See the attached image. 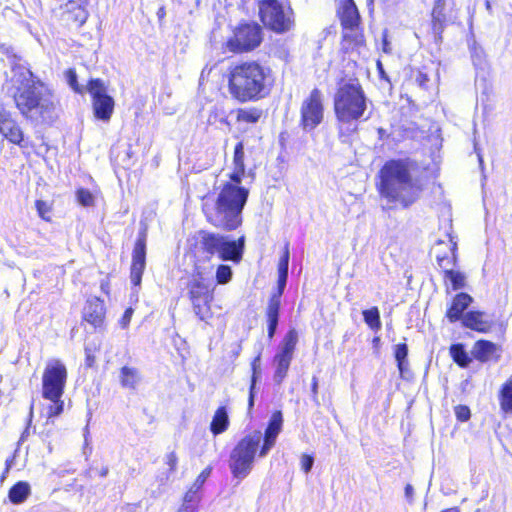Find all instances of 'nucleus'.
<instances>
[{"label":"nucleus","instance_id":"obj_1","mask_svg":"<svg viewBox=\"0 0 512 512\" xmlns=\"http://www.w3.org/2000/svg\"><path fill=\"white\" fill-rule=\"evenodd\" d=\"M379 176V193L394 208H409L420 199L425 187L420 166L410 158L387 161Z\"/></svg>","mask_w":512,"mask_h":512},{"label":"nucleus","instance_id":"obj_2","mask_svg":"<svg viewBox=\"0 0 512 512\" xmlns=\"http://www.w3.org/2000/svg\"><path fill=\"white\" fill-rule=\"evenodd\" d=\"M4 89L24 117L34 121L52 117L56 107L54 93L44 82L35 79L29 69L23 66L14 67Z\"/></svg>","mask_w":512,"mask_h":512},{"label":"nucleus","instance_id":"obj_3","mask_svg":"<svg viewBox=\"0 0 512 512\" xmlns=\"http://www.w3.org/2000/svg\"><path fill=\"white\" fill-rule=\"evenodd\" d=\"M232 180L219 187L215 198L206 197L203 211L213 226L232 231L242 223V211L247 202L249 190Z\"/></svg>","mask_w":512,"mask_h":512},{"label":"nucleus","instance_id":"obj_4","mask_svg":"<svg viewBox=\"0 0 512 512\" xmlns=\"http://www.w3.org/2000/svg\"><path fill=\"white\" fill-rule=\"evenodd\" d=\"M270 88V70L256 61L238 63L229 70V93L241 103L265 98Z\"/></svg>","mask_w":512,"mask_h":512},{"label":"nucleus","instance_id":"obj_5","mask_svg":"<svg viewBox=\"0 0 512 512\" xmlns=\"http://www.w3.org/2000/svg\"><path fill=\"white\" fill-rule=\"evenodd\" d=\"M334 110L338 121L350 124L363 118L367 110V99L361 85L357 81L342 84L334 97Z\"/></svg>","mask_w":512,"mask_h":512},{"label":"nucleus","instance_id":"obj_6","mask_svg":"<svg viewBox=\"0 0 512 512\" xmlns=\"http://www.w3.org/2000/svg\"><path fill=\"white\" fill-rule=\"evenodd\" d=\"M261 442L262 433L254 431L243 437L232 449L229 468L235 478L243 480L252 471Z\"/></svg>","mask_w":512,"mask_h":512},{"label":"nucleus","instance_id":"obj_7","mask_svg":"<svg viewBox=\"0 0 512 512\" xmlns=\"http://www.w3.org/2000/svg\"><path fill=\"white\" fill-rule=\"evenodd\" d=\"M203 250L210 255H217L222 261L239 262L244 250V237L232 240L229 236L217 233H203L201 237Z\"/></svg>","mask_w":512,"mask_h":512},{"label":"nucleus","instance_id":"obj_8","mask_svg":"<svg viewBox=\"0 0 512 512\" xmlns=\"http://www.w3.org/2000/svg\"><path fill=\"white\" fill-rule=\"evenodd\" d=\"M259 15L263 24L276 33L289 31L294 23L292 10L284 8L278 0L259 2Z\"/></svg>","mask_w":512,"mask_h":512},{"label":"nucleus","instance_id":"obj_9","mask_svg":"<svg viewBox=\"0 0 512 512\" xmlns=\"http://www.w3.org/2000/svg\"><path fill=\"white\" fill-rule=\"evenodd\" d=\"M67 381L66 366L59 359L49 360L42 375L43 398L62 397Z\"/></svg>","mask_w":512,"mask_h":512},{"label":"nucleus","instance_id":"obj_10","mask_svg":"<svg viewBox=\"0 0 512 512\" xmlns=\"http://www.w3.org/2000/svg\"><path fill=\"white\" fill-rule=\"evenodd\" d=\"M261 41V27L256 23H245L237 27L227 45L233 52H244L253 50L260 45Z\"/></svg>","mask_w":512,"mask_h":512},{"label":"nucleus","instance_id":"obj_11","mask_svg":"<svg viewBox=\"0 0 512 512\" xmlns=\"http://www.w3.org/2000/svg\"><path fill=\"white\" fill-rule=\"evenodd\" d=\"M297 342V331L290 329L283 338L279 352L274 357L276 369L273 379L275 383L281 384L287 376Z\"/></svg>","mask_w":512,"mask_h":512},{"label":"nucleus","instance_id":"obj_12","mask_svg":"<svg viewBox=\"0 0 512 512\" xmlns=\"http://www.w3.org/2000/svg\"><path fill=\"white\" fill-rule=\"evenodd\" d=\"M87 90L92 97L93 110L96 118L108 121L114 110V99L107 94V88L100 79H91Z\"/></svg>","mask_w":512,"mask_h":512},{"label":"nucleus","instance_id":"obj_13","mask_svg":"<svg viewBox=\"0 0 512 512\" xmlns=\"http://www.w3.org/2000/svg\"><path fill=\"white\" fill-rule=\"evenodd\" d=\"M189 295L194 313L200 320L211 317L210 303L213 300V289L201 279L194 278L189 285Z\"/></svg>","mask_w":512,"mask_h":512},{"label":"nucleus","instance_id":"obj_14","mask_svg":"<svg viewBox=\"0 0 512 512\" xmlns=\"http://www.w3.org/2000/svg\"><path fill=\"white\" fill-rule=\"evenodd\" d=\"M322 93L315 88L301 106V125L305 131L315 129L323 120Z\"/></svg>","mask_w":512,"mask_h":512},{"label":"nucleus","instance_id":"obj_15","mask_svg":"<svg viewBox=\"0 0 512 512\" xmlns=\"http://www.w3.org/2000/svg\"><path fill=\"white\" fill-rule=\"evenodd\" d=\"M455 18L454 0H435L432 9V29L435 36H440L444 26Z\"/></svg>","mask_w":512,"mask_h":512},{"label":"nucleus","instance_id":"obj_16","mask_svg":"<svg viewBox=\"0 0 512 512\" xmlns=\"http://www.w3.org/2000/svg\"><path fill=\"white\" fill-rule=\"evenodd\" d=\"M146 265V230L139 233L132 254L131 282L134 286L141 284L142 275Z\"/></svg>","mask_w":512,"mask_h":512},{"label":"nucleus","instance_id":"obj_17","mask_svg":"<svg viewBox=\"0 0 512 512\" xmlns=\"http://www.w3.org/2000/svg\"><path fill=\"white\" fill-rule=\"evenodd\" d=\"M0 133L11 143L22 146L23 132L17 122L12 118L0 103Z\"/></svg>","mask_w":512,"mask_h":512},{"label":"nucleus","instance_id":"obj_18","mask_svg":"<svg viewBox=\"0 0 512 512\" xmlns=\"http://www.w3.org/2000/svg\"><path fill=\"white\" fill-rule=\"evenodd\" d=\"M282 423V413L280 411H275L269 420L264 436L262 435L263 444L258 454L259 457H265L275 445L277 436L282 429Z\"/></svg>","mask_w":512,"mask_h":512},{"label":"nucleus","instance_id":"obj_19","mask_svg":"<svg viewBox=\"0 0 512 512\" xmlns=\"http://www.w3.org/2000/svg\"><path fill=\"white\" fill-rule=\"evenodd\" d=\"M83 314L88 323L94 327H100L105 318L104 302L98 297L88 299Z\"/></svg>","mask_w":512,"mask_h":512},{"label":"nucleus","instance_id":"obj_20","mask_svg":"<svg viewBox=\"0 0 512 512\" xmlns=\"http://www.w3.org/2000/svg\"><path fill=\"white\" fill-rule=\"evenodd\" d=\"M464 327L478 332H488L491 329L492 321L483 312L469 311L462 317Z\"/></svg>","mask_w":512,"mask_h":512},{"label":"nucleus","instance_id":"obj_21","mask_svg":"<svg viewBox=\"0 0 512 512\" xmlns=\"http://www.w3.org/2000/svg\"><path fill=\"white\" fill-rule=\"evenodd\" d=\"M473 298L467 293L457 294L448 308L446 316L450 322H456L462 320L463 312L470 306Z\"/></svg>","mask_w":512,"mask_h":512},{"label":"nucleus","instance_id":"obj_22","mask_svg":"<svg viewBox=\"0 0 512 512\" xmlns=\"http://www.w3.org/2000/svg\"><path fill=\"white\" fill-rule=\"evenodd\" d=\"M497 351V346L491 341L478 340L475 342L471 354L480 362L490 361Z\"/></svg>","mask_w":512,"mask_h":512},{"label":"nucleus","instance_id":"obj_23","mask_svg":"<svg viewBox=\"0 0 512 512\" xmlns=\"http://www.w3.org/2000/svg\"><path fill=\"white\" fill-rule=\"evenodd\" d=\"M118 378L123 388L131 390L136 389L142 380L139 370L130 366H123L120 369Z\"/></svg>","mask_w":512,"mask_h":512},{"label":"nucleus","instance_id":"obj_24","mask_svg":"<svg viewBox=\"0 0 512 512\" xmlns=\"http://www.w3.org/2000/svg\"><path fill=\"white\" fill-rule=\"evenodd\" d=\"M245 175L244 164V145L242 142L236 144L233 156V171L230 174V180L233 182H241Z\"/></svg>","mask_w":512,"mask_h":512},{"label":"nucleus","instance_id":"obj_25","mask_svg":"<svg viewBox=\"0 0 512 512\" xmlns=\"http://www.w3.org/2000/svg\"><path fill=\"white\" fill-rule=\"evenodd\" d=\"M65 14L68 21H72L77 26H82L88 18L87 10L76 1H69L65 5Z\"/></svg>","mask_w":512,"mask_h":512},{"label":"nucleus","instance_id":"obj_26","mask_svg":"<svg viewBox=\"0 0 512 512\" xmlns=\"http://www.w3.org/2000/svg\"><path fill=\"white\" fill-rule=\"evenodd\" d=\"M229 416L225 406L219 407L212 418L210 423V431L214 436L225 432L229 427Z\"/></svg>","mask_w":512,"mask_h":512},{"label":"nucleus","instance_id":"obj_27","mask_svg":"<svg viewBox=\"0 0 512 512\" xmlns=\"http://www.w3.org/2000/svg\"><path fill=\"white\" fill-rule=\"evenodd\" d=\"M360 16L353 2L347 3L341 13V24L345 30H353L359 24Z\"/></svg>","mask_w":512,"mask_h":512},{"label":"nucleus","instance_id":"obj_28","mask_svg":"<svg viewBox=\"0 0 512 512\" xmlns=\"http://www.w3.org/2000/svg\"><path fill=\"white\" fill-rule=\"evenodd\" d=\"M31 494V487L28 482L19 481L13 485L8 493V498L13 504L23 503Z\"/></svg>","mask_w":512,"mask_h":512},{"label":"nucleus","instance_id":"obj_29","mask_svg":"<svg viewBox=\"0 0 512 512\" xmlns=\"http://www.w3.org/2000/svg\"><path fill=\"white\" fill-rule=\"evenodd\" d=\"M210 474H211V468L207 467L198 475L195 482L192 484V486L189 488V490L186 492V494L184 496L185 502L194 501L196 493L201 489V487L206 482V480L210 476Z\"/></svg>","mask_w":512,"mask_h":512},{"label":"nucleus","instance_id":"obj_30","mask_svg":"<svg viewBox=\"0 0 512 512\" xmlns=\"http://www.w3.org/2000/svg\"><path fill=\"white\" fill-rule=\"evenodd\" d=\"M499 401L501 410L507 414H512V379L503 384Z\"/></svg>","mask_w":512,"mask_h":512},{"label":"nucleus","instance_id":"obj_31","mask_svg":"<svg viewBox=\"0 0 512 512\" xmlns=\"http://www.w3.org/2000/svg\"><path fill=\"white\" fill-rule=\"evenodd\" d=\"M262 110L256 107L241 108L237 110L236 119L238 122L254 124L259 121L262 116Z\"/></svg>","mask_w":512,"mask_h":512},{"label":"nucleus","instance_id":"obj_32","mask_svg":"<svg viewBox=\"0 0 512 512\" xmlns=\"http://www.w3.org/2000/svg\"><path fill=\"white\" fill-rule=\"evenodd\" d=\"M252 377H251V384L249 388V398H248V409L249 411L254 406V399H255V387L258 375L260 374V355L254 358L252 361Z\"/></svg>","mask_w":512,"mask_h":512},{"label":"nucleus","instance_id":"obj_33","mask_svg":"<svg viewBox=\"0 0 512 512\" xmlns=\"http://www.w3.org/2000/svg\"><path fill=\"white\" fill-rule=\"evenodd\" d=\"M450 354L453 360L461 367H467L471 362L468 353L461 344L452 345L450 347Z\"/></svg>","mask_w":512,"mask_h":512},{"label":"nucleus","instance_id":"obj_34","mask_svg":"<svg viewBox=\"0 0 512 512\" xmlns=\"http://www.w3.org/2000/svg\"><path fill=\"white\" fill-rule=\"evenodd\" d=\"M395 359L397 361V366L401 374H403L407 365V355H408V347L405 343H400L395 346Z\"/></svg>","mask_w":512,"mask_h":512},{"label":"nucleus","instance_id":"obj_35","mask_svg":"<svg viewBox=\"0 0 512 512\" xmlns=\"http://www.w3.org/2000/svg\"><path fill=\"white\" fill-rule=\"evenodd\" d=\"M46 400H49L51 403L46 408L47 418L51 419L53 417H57L60 414H62L64 410V401L62 400V397H56L54 398H45Z\"/></svg>","mask_w":512,"mask_h":512},{"label":"nucleus","instance_id":"obj_36","mask_svg":"<svg viewBox=\"0 0 512 512\" xmlns=\"http://www.w3.org/2000/svg\"><path fill=\"white\" fill-rule=\"evenodd\" d=\"M280 295H272L267 307V321H279Z\"/></svg>","mask_w":512,"mask_h":512},{"label":"nucleus","instance_id":"obj_37","mask_svg":"<svg viewBox=\"0 0 512 512\" xmlns=\"http://www.w3.org/2000/svg\"><path fill=\"white\" fill-rule=\"evenodd\" d=\"M362 314H363L364 321L370 328L374 329V328L380 327V325H381L380 313H379V310L377 307H373L371 309L364 310Z\"/></svg>","mask_w":512,"mask_h":512},{"label":"nucleus","instance_id":"obj_38","mask_svg":"<svg viewBox=\"0 0 512 512\" xmlns=\"http://www.w3.org/2000/svg\"><path fill=\"white\" fill-rule=\"evenodd\" d=\"M446 279H448L454 290H458L464 287L465 277L461 272L454 270H446L445 271Z\"/></svg>","mask_w":512,"mask_h":512},{"label":"nucleus","instance_id":"obj_39","mask_svg":"<svg viewBox=\"0 0 512 512\" xmlns=\"http://www.w3.org/2000/svg\"><path fill=\"white\" fill-rule=\"evenodd\" d=\"M76 198L78 203L84 207H91L94 205V195L87 189H78L76 191Z\"/></svg>","mask_w":512,"mask_h":512},{"label":"nucleus","instance_id":"obj_40","mask_svg":"<svg viewBox=\"0 0 512 512\" xmlns=\"http://www.w3.org/2000/svg\"><path fill=\"white\" fill-rule=\"evenodd\" d=\"M232 278V269L228 265H219L216 270V280L218 284H226Z\"/></svg>","mask_w":512,"mask_h":512},{"label":"nucleus","instance_id":"obj_41","mask_svg":"<svg viewBox=\"0 0 512 512\" xmlns=\"http://www.w3.org/2000/svg\"><path fill=\"white\" fill-rule=\"evenodd\" d=\"M65 77H66L67 83L75 92H79V93L82 92V89L78 85L77 74L74 69H68L65 73Z\"/></svg>","mask_w":512,"mask_h":512},{"label":"nucleus","instance_id":"obj_42","mask_svg":"<svg viewBox=\"0 0 512 512\" xmlns=\"http://www.w3.org/2000/svg\"><path fill=\"white\" fill-rule=\"evenodd\" d=\"M455 415L459 421L465 422L471 416L470 409L467 406L458 405L455 407Z\"/></svg>","mask_w":512,"mask_h":512},{"label":"nucleus","instance_id":"obj_43","mask_svg":"<svg viewBox=\"0 0 512 512\" xmlns=\"http://www.w3.org/2000/svg\"><path fill=\"white\" fill-rule=\"evenodd\" d=\"M35 206H36L38 215L42 219L48 220L47 214L50 212L49 205L45 201H43V200H37L36 203H35Z\"/></svg>","mask_w":512,"mask_h":512},{"label":"nucleus","instance_id":"obj_44","mask_svg":"<svg viewBox=\"0 0 512 512\" xmlns=\"http://www.w3.org/2000/svg\"><path fill=\"white\" fill-rule=\"evenodd\" d=\"M288 266H289V249H288V245H286L284 253L279 261L278 272H287L288 273Z\"/></svg>","mask_w":512,"mask_h":512},{"label":"nucleus","instance_id":"obj_45","mask_svg":"<svg viewBox=\"0 0 512 512\" xmlns=\"http://www.w3.org/2000/svg\"><path fill=\"white\" fill-rule=\"evenodd\" d=\"M134 313V310L132 308H127L122 315L121 319L119 320V325L122 329H126L128 325L130 324L132 315Z\"/></svg>","mask_w":512,"mask_h":512},{"label":"nucleus","instance_id":"obj_46","mask_svg":"<svg viewBox=\"0 0 512 512\" xmlns=\"http://www.w3.org/2000/svg\"><path fill=\"white\" fill-rule=\"evenodd\" d=\"M314 464V459L310 455H302L301 457V467L304 470L305 473L310 472Z\"/></svg>","mask_w":512,"mask_h":512},{"label":"nucleus","instance_id":"obj_47","mask_svg":"<svg viewBox=\"0 0 512 512\" xmlns=\"http://www.w3.org/2000/svg\"><path fill=\"white\" fill-rule=\"evenodd\" d=\"M165 461H166V464L169 466V470L171 472H174L176 470L177 463H178V457H177L176 453L175 452L168 453L166 455Z\"/></svg>","mask_w":512,"mask_h":512},{"label":"nucleus","instance_id":"obj_48","mask_svg":"<svg viewBox=\"0 0 512 512\" xmlns=\"http://www.w3.org/2000/svg\"><path fill=\"white\" fill-rule=\"evenodd\" d=\"M279 273V277H278V288H279V291L276 295H282L283 293V290L286 286V282H287V278H288V273L287 272H278Z\"/></svg>","mask_w":512,"mask_h":512},{"label":"nucleus","instance_id":"obj_49","mask_svg":"<svg viewBox=\"0 0 512 512\" xmlns=\"http://www.w3.org/2000/svg\"><path fill=\"white\" fill-rule=\"evenodd\" d=\"M278 321H268V337L272 339L275 335Z\"/></svg>","mask_w":512,"mask_h":512},{"label":"nucleus","instance_id":"obj_50","mask_svg":"<svg viewBox=\"0 0 512 512\" xmlns=\"http://www.w3.org/2000/svg\"><path fill=\"white\" fill-rule=\"evenodd\" d=\"M382 50L385 53H391V51H392L391 45H390L389 41L387 40V35L386 34H384V36H383Z\"/></svg>","mask_w":512,"mask_h":512},{"label":"nucleus","instance_id":"obj_51","mask_svg":"<svg viewBox=\"0 0 512 512\" xmlns=\"http://www.w3.org/2000/svg\"><path fill=\"white\" fill-rule=\"evenodd\" d=\"M312 393H313V400L315 402H318V399H317L318 382H317V378L316 377H313V379H312Z\"/></svg>","mask_w":512,"mask_h":512},{"label":"nucleus","instance_id":"obj_52","mask_svg":"<svg viewBox=\"0 0 512 512\" xmlns=\"http://www.w3.org/2000/svg\"><path fill=\"white\" fill-rule=\"evenodd\" d=\"M414 494V488L412 485L407 484L405 487V496L407 499L411 500Z\"/></svg>","mask_w":512,"mask_h":512},{"label":"nucleus","instance_id":"obj_53","mask_svg":"<svg viewBox=\"0 0 512 512\" xmlns=\"http://www.w3.org/2000/svg\"><path fill=\"white\" fill-rule=\"evenodd\" d=\"M85 352H86V362H87V365L91 366L92 363L94 362V357L91 355L90 349L88 347L85 348Z\"/></svg>","mask_w":512,"mask_h":512},{"label":"nucleus","instance_id":"obj_54","mask_svg":"<svg viewBox=\"0 0 512 512\" xmlns=\"http://www.w3.org/2000/svg\"><path fill=\"white\" fill-rule=\"evenodd\" d=\"M100 288L104 293L109 294V283L107 281H102Z\"/></svg>","mask_w":512,"mask_h":512},{"label":"nucleus","instance_id":"obj_55","mask_svg":"<svg viewBox=\"0 0 512 512\" xmlns=\"http://www.w3.org/2000/svg\"><path fill=\"white\" fill-rule=\"evenodd\" d=\"M107 474H108V468H107V467H103V468L100 470V472H99V475H100L101 477H106V476H107Z\"/></svg>","mask_w":512,"mask_h":512},{"label":"nucleus","instance_id":"obj_56","mask_svg":"<svg viewBox=\"0 0 512 512\" xmlns=\"http://www.w3.org/2000/svg\"><path fill=\"white\" fill-rule=\"evenodd\" d=\"M441 512H460V510L457 507H452V508L444 509Z\"/></svg>","mask_w":512,"mask_h":512},{"label":"nucleus","instance_id":"obj_57","mask_svg":"<svg viewBox=\"0 0 512 512\" xmlns=\"http://www.w3.org/2000/svg\"><path fill=\"white\" fill-rule=\"evenodd\" d=\"M426 80H427L426 75H422V74H421V75H420V77H419V81H420V83L422 84V83H423L424 81H426Z\"/></svg>","mask_w":512,"mask_h":512},{"label":"nucleus","instance_id":"obj_58","mask_svg":"<svg viewBox=\"0 0 512 512\" xmlns=\"http://www.w3.org/2000/svg\"><path fill=\"white\" fill-rule=\"evenodd\" d=\"M485 5H486V9L490 12L491 4H490V2L488 0L485 2Z\"/></svg>","mask_w":512,"mask_h":512},{"label":"nucleus","instance_id":"obj_59","mask_svg":"<svg viewBox=\"0 0 512 512\" xmlns=\"http://www.w3.org/2000/svg\"><path fill=\"white\" fill-rule=\"evenodd\" d=\"M451 242L453 243V247H452V250L454 251L455 248H456V242H453V240L451 239Z\"/></svg>","mask_w":512,"mask_h":512},{"label":"nucleus","instance_id":"obj_60","mask_svg":"<svg viewBox=\"0 0 512 512\" xmlns=\"http://www.w3.org/2000/svg\"><path fill=\"white\" fill-rule=\"evenodd\" d=\"M478 158H479V162H480V164H482L483 160H482V157H481V155H480V154H478Z\"/></svg>","mask_w":512,"mask_h":512},{"label":"nucleus","instance_id":"obj_61","mask_svg":"<svg viewBox=\"0 0 512 512\" xmlns=\"http://www.w3.org/2000/svg\"><path fill=\"white\" fill-rule=\"evenodd\" d=\"M6 465H7V470H8L10 468V461L9 460L6 461Z\"/></svg>","mask_w":512,"mask_h":512}]
</instances>
